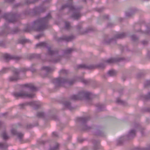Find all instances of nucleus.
Masks as SVG:
<instances>
[{
    "label": "nucleus",
    "instance_id": "c85d7f7f",
    "mask_svg": "<svg viewBox=\"0 0 150 150\" xmlns=\"http://www.w3.org/2000/svg\"><path fill=\"white\" fill-rule=\"evenodd\" d=\"M79 98L78 97L77 94L73 95L70 96V99L71 100H79Z\"/></svg>",
    "mask_w": 150,
    "mask_h": 150
},
{
    "label": "nucleus",
    "instance_id": "20e7f679",
    "mask_svg": "<svg viewBox=\"0 0 150 150\" xmlns=\"http://www.w3.org/2000/svg\"><path fill=\"white\" fill-rule=\"evenodd\" d=\"M52 82L55 86L57 87L65 83L67 84L68 85H71L74 83L75 80H71L69 81L68 80L67 78L59 77L53 79Z\"/></svg>",
    "mask_w": 150,
    "mask_h": 150
},
{
    "label": "nucleus",
    "instance_id": "2eb2a0df",
    "mask_svg": "<svg viewBox=\"0 0 150 150\" xmlns=\"http://www.w3.org/2000/svg\"><path fill=\"white\" fill-rule=\"evenodd\" d=\"M24 86L28 88L32 91H35L38 90V88L34 86L33 84L29 83L24 85Z\"/></svg>",
    "mask_w": 150,
    "mask_h": 150
},
{
    "label": "nucleus",
    "instance_id": "de8ad7c7",
    "mask_svg": "<svg viewBox=\"0 0 150 150\" xmlns=\"http://www.w3.org/2000/svg\"><path fill=\"white\" fill-rule=\"evenodd\" d=\"M15 1V0H5V1L7 3H13L14 1Z\"/></svg>",
    "mask_w": 150,
    "mask_h": 150
},
{
    "label": "nucleus",
    "instance_id": "a19ab883",
    "mask_svg": "<svg viewBox=\"0 0 150 150\" xmlns=\"http://www.w3.org/2000/svg\"><path fill=\"white\" fill-rule=\"evenodd\" d=\"M2 136L4 139H8L9 137L7 135L5 132H4L2 134Z\"/></svg>",
    "mask_w": 150,
    "mask_h": 150
},
{
    "label": "nucleus",
    "instance_id": "6ab92c4d",
    "mask_svg": "<svg viewBox=\"0 0 150 150\" xmlns=\"http://www.w3.org/2000/svg\"><path fill=\"white\" fill-rule=\"evenodd\" d=\"M41 56L40 54H32L28 55L27 58L30 59H39L40 58Z\"/></svg>",
    "mask_w": 150,
    "mask_h": 150
},
{
    "label": "nucleus",
    "instance_id": "f8f14e48",
    "mask_svg": "<svg viewBox=\"0 0 150 150\" xmlns=\"http://www.w3.org/2000/svg\"><path fill=\"white\" fill-rule=\"evenodd\" d=\"M4 57L5 59L7 60L10 59H15L16 60H18L21 59V57L17 56L14 55H11L10 54H5Z\"/></svg>",
    "mask_w": 150,
    "mask_h": 150
},
{
    "label": "nucleus",
    "instance_id": "49530a36",
    "mask_svg": "<svg viewBox=\"0 0 150 150\" xmlns=\"http://www.w3.org/2000/svg\"><path fill=\"white\" fill-rule=\"evenodd\" d=\"M116 102L119 103H124V102L120 98H118L116 100Z\"/></svg>",
    "mask_w": 150,
    "mask_h": 150
},
{
    "label": "nucleus",
    "instance_id": "a211bd4d",
    "mask_svg": "<svg viewBox=\"0 0 150 150\" xmlns=\"http://www.w3.org/2000/svg\"><path fill=\"white\" fill-rule=\"evenodd\" d=\"M10 30L9 27L8 26V25L6 23H5L3 26V29L2 30V34H5L6 35L8 33V32Z\"/></svg>",
    "mask_w": 150,
    "mask_h": 150
},
{
    "label": "nucleus",
    "instance_id": "bb28decb",
    "mask_svg": "<svg viewBox=\"0 0 150 150\" xmlns=\"http://www.w3.org/2000/svg\"><path fill=\"white\" fill-rule=\"evenodd\" d=\"M135 134L136 131L134 129H132L129 133V137L131 138H132L135 136Z\"/></svg>",
    "mask_w": 150,
    "mask_h": 150
},
{
    "label": "nucleus",
    "instance_id": "5fc2aeb1",
    "mask_svg": "<svg viewBox=\"0 0 150 150\" xmlns=\"http://www.w3.org/2000/svg\"><path fill=\"white\" fill-rule=\"evenodd\" d=\"M143 75V74L142 73H140L138 74L137 76L138 78H139L141 77Z\"/></svg>",
    "mask_w": 150,
    "mask_h": 150
},
{
    "label": "nucleus",
    "instance_id": "ddd939ff",
    "mask_svg": "<svg viewBox=\"0 0 150 150\" xmlns=\"http://www.w3.org/2000/svg\"><path fill=\"white\" fill-rule=\"evenodd\" d=\"M77 31L80 34L83 35L87 33L90 31H91L92 29L89 28L86 29L85 30H83V29L81 25H78L77 26Z\"/></svg>",
    "mask_w": 150,
    "mask_h": 150
},
{
    "label": "nucleus",
    "instance_id": "c9c22d12",
    "mask_svg": "<svg viewBox=\"0 0 150 150\" xmlns=\"http://www.w3.org/2000/svg\"><path fill=\"white\" fill-rule=\"evenodd\" d=\"M71 26L70 23L68 22H65V28L67 30H69Z\"/></svg>",
    "mask_w": 150,
    "mask_h": 150
},
{
    "label": "nucleus",
    "instance_id": "bf43d9fd",
    "mask_svg": "<svg viewBox=\"0 0 150 150\" xmlns=\"http://www.w3.org/2000/svg\"><path fill=\"white\" fill-rule=\"evenodd\" d=\"M113 25V24L112 23H110L108 24L107 26L109 27H111Z\"/></svg>",
    "mask_w": 150,
    "mask_h": 150
},
{
    "label": "nucleus",
    "instance_id": "79ce46f5",
    "mask_svg": "<svg viewBox=\"0 0 150 150\" xmlns=\"http://www.w3.org/2000/svg\"><path fill=\"white\" fill-rule=\"evenodd\" d=\"M27 41V40L25 39H22L20 40L19 41V43L23 44L25 42H26Z\"/></svg>",
    "mask_w": 150,
    "mask_h": 150
},
{
    "label": "nucleus",
    "instance_id": "09e8293b",
    "mask_svg": "<svg viewBox=\"0 0 150 150\" xmlns=\"http://www.w3.org/2000/svg\"><path fill=\"white\" fill-rule=\"evenodd\" d=\"M58 144H57L55 146L54 148L51 149V150H56L58 149Z\"/></svg>",
    "mask_w": 150,
    "mask_h": 150
},
{
    "label": "nucleus",
    "instance_id": "58836bf2",
    "mask_svg": "<svg viewBox=\"0 0 150 150\" xmlns=\"http://www.w3.org/2000/svg\"><path fill=\"white\" fill-rule=\"evenodd\" d=\"M81 81L85 84H88L90 82V80H86L83 79H81Z\"/></svg>",
    "mask_w": 150,
    "mask_h": 150
},
{
    "label": "nucleus",
    "instance_id": "5701e85b",
    "mask_svg": "<svg viewBox=\"0 0 150 150\" xmlns=\"http://www.w3.org/2000/svg\"><path fill=\"white\" fill-rule=\"evenodd\" d=\"M61 57L60 55H57L55 57V58L50 59V61L53 63H56L59 62L61 59Z\"/></svg>",
    "mask_w": 150,
    "mask_h": 150
},
{
    "label": "nucleus",
    "instance_id": "f704fd0d",
    "mask_svg": "<svg viewBox=\"0 0 150 150\" xmlns=\"http://www.w3.org/2000/svg\"><path fill=\"white\" fill-rule=\"evenodd\" d=\"M20 31V29L17 27L15 28L11 31V33L12 34H15L17 33Z\"/></svg>",
    "mask_w": 150,
    "mask_h": 150
},
{
    "label": "nucleus",
    "instance_id": "4c0bfd02",
    "mask_svg": "<svg viewBox=\"0 0 150 150\" xmlns=\"http://www.w3.org/2000/svg\"><path fill=\"white\" fill-rule=\"evenodd\" d=\"M105 66L104 64L101 63L97 64L96 66L95 67H97L99 68L103 69L105 67Z\"/></svg>",
    "mask_w": 150,
    "mask_h": 150
},
{
    "label": "nucleus",
    "instance_id": "c03bdc74",
    "mask_svg": "<svg viewBox=\"0 0 150 150\" xmlns=\"http://www.w3.org/2000/svg\"><path fill=\"white\" fill-rule=\"evenodd\" d=\"M18 71H19V73L21 72H25L28 70L27 69L24 68H22L20 69H17Z\"/></svg>",
    "mask_w": 150,
    "mask_h": 150
},
{
    "label": "nucleus",
    "instance_id": "39448f33",
    "mask_svg": "<svg viewBox=\"0 0 150 150\" xmlns=\"http://www.w3.org/2000/svg\"><path fill=\"white\" fill-rule=\"evenodd\" d=\"M127 35L124 33H117L116 34L113 38H110L109 40L105 39L104 40V42L105 44H109L110 43H115L116 39H122L126 37Z\"/></svg>",
    "mask_w": 150,
    "mask_h": 150
},
{
    "label": "nucleus",
    "instance_id": "aec40b11",
    "mask_svg": "<svg viewBox=\"0 0 150 150\" xmlns=\"http://www.w3.org/2000/svg\"><path fill=\"white\" fill-rule=\"evenodd\" d=\"M136 10L134 11L131 9V8H129L126 11V17H129L132 16L135 13Z\"/></svg>",
    "mask_w": 150,
    "mask_h": 150
},
{
    "label": "nucleus",
    "instance_id": "680f3d73",
    "mask_svg": "<svg viewBox=\"0 0 150 150\" xmlns=\"http://www.w3.org/2000/svg\"><path fill=\"white\" fill-rule=\"evenodd\" d=\"M39 103V102L38 101H34L32 102L31 103Z\"/></svg>",
    "mask_w": 150,
    "mask_h": 150
},
{
    "label": "nucleus",
    "instance_id": "f3484780",
    "mask_svg": "<svg viewBox=\"0 0 150 150\" xmlns=\"http://www.w3.org/2000/svg\"><path fill=\"white\" fill-rule=\"evenodd\" d=\"M84 95V100H91L92 99V94L91 93L84 91V93H83Z\"/></svg>",
    "mask_w": 150,
    "mask_h": 150
},
{
    "label": "nucleus",
    "instance_id": "69168bd1",
    "mask_svg": "<svg viewBox=\"0 0 150 150\" xmlns=\"http://www.w3.org/2000/svg\"><path fill=\"white\" fill-rule=\"evenodd\" d=\"M97 149L96 146H95L93 150H96Z\"/></svg>",
    "mask_w": 150,
    "mask_h": 150
},
{
    "label": "nucleus",
    "instance_id": "9d476101",
    "mask_svg": "<svg viewBox=\"0 0 150 150\" xmlns=\"http://www.w3.org/2000/svg\"><path fill=\"white\" fill-rule=\"evenodd\" d=\"M11 133L13 135L16 136L20 142L22 141L23 137V134L21 132H17L16 129H11Z\"/></svg>",
    "mask_w": 150,
    "mask_h": 150
},
{
    "label": "nucleus",
    "instance_id": "f257e3e1",
    "mask_svg": "<svg viewBox=\"0 0 150 150\" xmlns=\"http://www.w3.org/2000/svg\"><path fill=\"white\" fill-rule=\"evenodd\" d=\"M52 17L50 13L45 17L40 18L34 21L31 27L29 25H27L23 30L24 32H29L32 30L41 32L48 28V22L51 19Z\"/></svg>",
    "mask_w": 150,
    "mask_h": 150
},
{
    "label": "nucleus",
    "instance_id": "6e6d98bb",
    "mask_svg": "<svg viewBox=\"0 0 150 150\" xmlns=\"http://www.w3.org/2000/svg\"><path fill=\"white\" fill-rule=\"evenodd\" d=\"M30 71L32 72L35 73L36 72L37 70L36 69L32 68L31 69Z\"/></svg>",
    "mask_w": 150,
    "mask_h": 150
},
{
    "label": "nucleus",
    "instance_id": "9b49d317",
    "mask_svg": "<svg viewBox=\"0 0 150 150\" xmlns=\"http://www.w3.org/2000/svg\"><path fill=\"white\" fill-rule=\"evenodd\" d=\"M42 73L44 72H46L45 74L44 75H42V76L43 77H44L47 76L48 74L50 73L51 71H53L54 69H53L51 68L50 67L48 66H43L41 68Z\"/></svg>",
    "mask_w": 150,
    "mask_h": 150
},
{
    "label": "nucleus",
    "instance_id": "0eeeda50",
    "mask_svg": "<svg viewBox=\"0 0 150 150\" xmlns=\"http://www.w3.org/2000/svg\"><path fill=\"white\" fill-rule=\"evenodd\" d=\"M18 17V16L16 14H5L3 16V18L6 20H8L9 22L13 23L16 21V19Z\"/></svg>",
    "mask_w": 150,
    "mask_h": 150
},
{
    "label": "nucleus",
    "instance_id": "4be33fe9",
    "mask_svg": "<svg viewBox=\"0 0 150 150\" xmlns=\"http://www.w3.org/2000/svg\"><path fill=\"white\" fill-rule=\"evenodd\" d=\"M48 53L49 55L52 56L55 54L57 52L56 51L53 50L50 47H48Z\"/></svg>",
    "mask_w": 150,
    "mask_h": 150
},
{
    "label": "nucleus",
    "instance_id": "4d7b16f0",
    "mask_svg": "<svg viewBox=\"0 0 150 150\" xmlns=\"http://www.w3.org/2000/svg\"><path fill=\"white\" fill-rule=\"evenodd\" d=\"M146 34H150V28L147 29Z\"/></svg>",
    "mask_w": 150,
    "mask_h": 150
},
{
    "label": "nucleus",
    "instance_id": "dca6fc26",
    "mask_svg": "<svg viewBox=\"0 0 150 150\" xmlns=\"http://www.w3.org/2000/svg\"><path fill=\"white\" fill-rule=\"evenodd\" d=\"M20 104L19 105V107L21 108H23L26 105V104ZM29 105L32 107L34 109H37L39 107V106L38 104H29Z\"/></svg>",
    "mask_w": 150,
    "mask_h": 150
},
{
    "label": "nucleus",
    "instance_id": "423d86ee",
    "mask_svg": "<svg viewBox=\"0 0 150 150\" xmlns=\"http://www.w3.org/2000/svg\"><path fill=\"white\" fill-rule=\"evenodd\" d=\"M54 39L58 42H61L64 40L67 42H69L72 41L75 38L74 36L71 35L69 36H63L61 37H58L56 35H54Z\"/></svg>",
    "mask_w": 150,
    "mask_h": 150
},
{
    "label": "nucleus",
    "instance_id": "ea45409f",
    "mask_svg": "<svg viewBox=\"0 0 150 150\" xmlns=\"http://www.w3.org/2000/svg\"><path fill=\"white\" fill-rule=\"evenodd\" d=\"M38 0H34L33 1H30V0H27L25 1V3L27 4H32L35 3L38 1Z\"/></svg>",
    "mask_w": 150,
    "mask_h": 150
},
{
    "label": "nucleus",
    "instance_id": "b1692460",
    "mask_svg": "<svg viewBox=\"0 0 150 150\" xmlns=\"http://www.w3.org/2000/svg\"><path fill=\"white\" fill-rule=\"evenodd\" d=\"M74 50V48L67 49L64 51V55H65L69 54Z\"/></svg>",
    "mask_w": 150,
    "mask_h": 150
},
{
    "label": "nucleus",
    "instance_id": "8fccbe9b",
    "mask_svg": "<svg viewBox=\"0 0 150 150\" xmlns=\"http://www.w3.org/2000/svg\"><path fill=\"white\" fill-rule=\"evenodd\" d=\"M108 18V16L107 15H104L103 16L102 19L103 20H105Z\"/></svg>",
    "mask_w": 150,
    "mask_h": 150
},
{
    "label": "nucleus",
    "instance_id": "e433bc0d",
    "mask_svg": "<svg viewBox=\"0 0 150 150\" xmlns=\"http://www.w3.org/2000/svg\"><path fill=\"white\" fill-rule=\"evenodd\" d=\"M144 87L147 88L150 87V81H147L145 83Z\"/></svg>",
    "mask_w": 150,
    "mask_h": 150
},
{
    "label": "nucleus",
    "instance_id": "1a4fd4ad",
    "mask_svg": "<svg viewBox=\"0 0 150 150\" xmlns=\"http://www.w3.org/2000/svg\"><path fill=\"white\" fill-rule=\"evenodd\" d=\"M125 59V58L124 57L111 58L106 60H105L104 62L105 63L110 64L116 62L123 61Z\"/></svg>",
    "mask_w": 150,
    "mask_h": 150
},
{
    "label": "nucleus",
    "instance_id": "7ed1b4c3",
    "mask_svg": "<svg viewBox=\"0 0 150 150\" xmlns=\"http://www.w3.org/2000/svg\"><path fill=\"white\" fill-rule=\"evenodd\" d=\"M13 95L16 99L19 98H33L35 96L33 93H28V92L22 90L14 92Z\"/></svg>",
    "mask_w": 150,
    "mask_h": 150
},
{
    "label": "nucleus",
    "instance_id": "a878e982",
    "mask_svg": "<svg viewBox=\"0 0 150 150\" xmlns=\"http://www.w3.org/2000/svg\"><path fill=\"white\" fill-rule=\"evenodd\" d=\"M83 93H84V91H82L80 92L77 94L78 98H79V100H84V95H82L83 94Z\"/></svg>",
    "mask_w": 150,
    "mask_h": 150
},
{
    "label": "nucleus",
    "instance_id": "052dcab7",
    "mask_svg": "<svg viewBox=\"0 0 150 150\" xmlns=\"http://www.w3.org/2000/svg\"><path fill=\"white\" fill-rule=\"evenodd\" d=\"M63 102L64 103H69V102L68 101L66 100L65 99L63 100Z\"/></svg>",
    "mask_w": 150,
    "mask_h": 150
},
{
    "label": "nucleus",
    "instance_id": "473e14b6",
    "mask_svg": "<svg viewBox=\"0 0 150 150\" xmlns=\"http://www.w3.org/2000/svg\"><path fill=\"white\" fill-rule=\"evenodd\" d=\"M64 106L66 108L69 109L71 110H72L74 109V108L71 106V104H64Z\"/></svg>",
    "mask_w": 150,
    "mask_h": 150
},
{
    "label": "nucleus",
    "instance_id": "338daca9",
    "mask_svg": "<svg viewBox=\"0 0 150 150\" xmlns=\"http://www.w3.org/2000/svg\"><path fill=\"white\" fill-rule=\"evenodd\" d=\"M148 55L149 58L150 59V52H148Z\"/></svg>",
    "mask_w": 150,
    "mask_h": 150
},
{
    "label": "nucleus",
    "instance_id": "0e129e2a",
    "mask_svg": "<svg viewBox=\"0 0 150 150\" xmlns=\"http://www.w3.org/2000/svg\"><path fill=\"white\" fill-rule=\"evenodd\" d=\"M98 104V105H96V106H100V107H99V108H101V105H100L99 104Z\"/></svg>",
    "mask_w": 150,
    "mask_h": 150
},
{
    "label": "nucleus",
    "instance_id": "7c9ffc66",
    "mask_svg": "<svg viewBox=\"0 0 150 150\" xmlns=\"http://www.w3.org/2000/svg\"><path fill=\"white\" fill-rule=\"evenodd\" d=\"M8 146L7 144L6 143H0V148L2 149H4Z\"/></svg>",
    "mask_w": 150,
    "mask_h": 150
},
{
    "label": "nucleus",
    "instance_id": "72a5a7b5",
    "mask_svg": "<svg viewBox=\"0 0 150 150\" xmlns=\"http://www.w3.org/2000/svg\"><path fill=\"white\" fill-rule=\"evenodd\" d=\"M132 40L134 42H137L139 40V38L135 35H133L131 36Z\"/></svg>",
    "mask_w": 150,
    "mask_h": 150
},
{
    "label": "nucleus",
    "instance_id": "412c9836",
    "mask_svg": "<svg viewBox=\"0 0 150 150\" xmlns=\"http://www.w3.org/2000/svg\"><path fill=\"white\" fill-rule=\"evenodd\" d=\"M89 119V118L88 117H78L77 119V122H81L84 123Z\"/></svg>",
    "mask_w": 150,
    "mask_h": 150
},
{
    "label": "nucleus",
    "instance_id": "3c124183",
    "mask_svg": "<svg viewBox=\"0 0 150 150\" xmlns=\"http://www.w3.org/2000/svg\"><path fill=\"white\" fill-rule=\"evenodd\" d=\"M90 129V127H87L86 125H84L83 128V130H88Z\"/></svg>",
    "mask_w": 150,
    "mask_h": 150
},
{
    "label": "nucleus",
    "instance_id": "6e6552de",
    "mask_svg": "<svg viewBox=\"0 0 150 150\" xmlns=\"http://www.w3.org/2000/svg\"><path fill=\"white\" fill-rule=\"evenodd\" d=\"M11 70L13 72V75L11 76L9 78V80L10 81H15L19 79V71L17 70L14 68H12Z\"/></svg>",
    "mask_w": 150,
    "mask_h": 150
},
{
    "label": "nucleus",
    "instance_id": "864d4df0",
    "mask_svg": "<svg viewBox=\"0 0 150 150\" xmlns=\"http://www.w3.org/2000/svg\"><path fill=\"white\" fill-rule=\"evenodd\" d=\"M42 36V34H40L39 35L35 36V38L37 39H39Z\"/></svg>",
    "mask_w": 150,
    "mask_h": 150
},
{
    "label": "nucleus",
    "instance_id": "603ef678",
    "mask_svg": "<svg viewBox=\"0 0 150 150\" xmlns=\"http://www.w3.org/2000/svg\"><path fill=\"white\" fill-rule=\"evenodd\" d=\"M148 43V42L146 40H143L142 42V43L144 45H146Z\"/></svg>",
    "mask_w": 150,
    "mask_h": 150
},
{
    "label": "nucleus",
    "instance_id": "37998d69",
    "mask_svg": "<svg viewBox=\"0 0 150 150\" xmlns=\"http://www.w3.org/2000/svg\"><path fill=\"white\" fill-rule=\"evenodd\" d=\"M68 73V72L64 69H62L59 72L60 74H67Z\"/></svg>",
    "mask_w": 150,
    "mask_h": 150
},
{
    "label": "nucleus",
    "instance_id": "2f4dec72",
    "mask_svg": "<svg viewBox=\"0 0 150 150\" xmlns=\"http://www.w3.org/2000/svg\"><path fill=\"white\" fill-rule=\"evenodd\" d=\"M10 69L9 68H3L2 70L0 71V74H4L7 72Z\"/></svg>",
    "mask_w": 150,
    "mask_h": 150
},
{
    "label": "nucleus",
    "instance_id": "13d9d810",
    "mask_svg": "<svg viewBox=\"0 0 150 150\" xmlns=\"http://www.w3.org/2000/svg\"><path fill=\"white\" fill-rule=\"evenodd\" d=\"M52 134L54 136L56 137H57L58 136V134L56 132H53L52 133Z\"/></svg>",
    "mask_w": 150,
    "mask_h": 150
},
{
    "label": "nucleus",
    "instance_id": "4468645a",
    "mask_svg": "<svg viewBox=\"0 0 150 150\" xmlns=\"http://www.w3.org/2000/svg\"><path fill=\"white\" fill-rule=\"evenodd\" d=\"M95 67L94 65H87L85 64H81L77 66V69H95Z\"/></svg>",
    "mask_w": 150,
    "mask_h": 150
},
{
    "label": "nucleus",
    "instance_id": "393cba45",
    "mask_svg": "<svg viewBox=\"0 0 150 150\" xmlns=\"http://www.w3.org/2000/svg\"><path fill=\"white\" fill-rule=\"evenodd\" d=\"M141 96L142 98L146 100H150V92H149L147 95H142Z\"/></svg>",
    "mask_w": 150,
    "mask_h": 150
},
{
    "label": "nucleus",
    "instance_id": "c756f323",
    "mask_svg": "<svg viewBox=\"0 0 150 150\" xmlns=\"http://www.w3.org/2000/svg\"><path fill=\"white\" fill-rule=\"evenodd\" d=\"M46 46V43L44 42H42L37 44L36 45V47H44Z\"/></svg>",
    "mask_w": 150,
    "mask_h": 150
},
{
    "label": "nucleus",
    "instance_id": "774afa93",
    "mask_svg": "<svg viewBox=\"0 0 150 150\" xmlns=\"http://www.w3.org/2000/svg\"><path fill=\"white\" fill-rule=\"evenodd\" d=\"M123 90V88H122V89H121L120 91H119V92H121Z\"/></svg>",
    "mask_w": 150,
    "mask_h": 150
},
{
    "label": "nucleus",
    "instance_id": "e2e57ef3",
    "mask_svg": "<svg viewBox=\"0 0 150 150\" xmlns=\"http://www.w3.org/2000/svg\"><path fill=\"white\" fill-rule=\"evenodd\" d=\"M103 10V9L102 8H100V9H99L98 10V11L99 12H101Z\"/></svg>",
    "mask_w": 150,
    "mask_h": 150
},
{
    "label": "nucleus",
    "instance_id": "a18cd8bd",
    "mask_svg": "<svg viewBox=\"0 0 150 150\" xmlns=\"http://www.w3.org/2000/svg\"><path fill=\"white\" fill-rule=\"evenodd\" d=\"M44 115V113L42 112H38L37 113V115L39 117H42Z\"/></svg>",
    "mask_w": 150,
    "mask_h": 150
},
{
    "label": "nucleus",
    "instance_id": "cd10ccee",
    "mask_svg": "<svg viewBox=\"0 0 150 150\" xmlns=\"http://www.w3.org/2000/svg\"><path fill=\"white\" fill-rule=\"evenodd\" d=\"M117 72L114 70H109L108 73V74L110 76H113L116 75Z\"/></svg>",
    "mask_w": 150,
    "mask_h": 150
},
{
    "label": "nucleus",
    "instance_id": "f03ea898",
    "mask_svg": "<svg viewBox=\"0 0 150 150\" xmlns=\"http://www.w3.org/2000/svg\"><path fill=\"white\" fill-rule=\"evenodd\" d=\"M72 0H68L67 3L65 5H62L60 8V10H63L68 7L69 8V11L74 12L71 17L74 18V19L78 20L81 16L79 10L82 8L83 7L81 6L79 7H75L72 5Z\"/></svg>",
    "mask_w": 150,
    "mask_h": 150
}]
</instances>
